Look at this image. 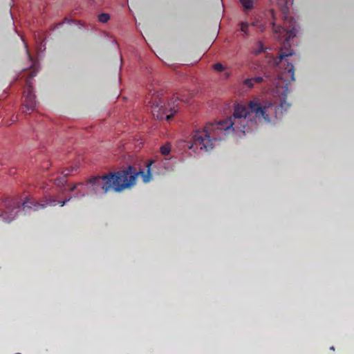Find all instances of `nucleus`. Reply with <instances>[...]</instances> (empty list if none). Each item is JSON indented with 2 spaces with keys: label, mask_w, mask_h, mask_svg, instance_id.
<instances>
[{
  "label": "nucleus",
  "mask_w": 354,
  "mask_h": 354,
  "mask_svg": "<svg viewBox=\"0 0 354 354\" xmlns=\"http://www.w3.org/2000/svg\"><path fill=\"white\" fill-rule=\"evenodd\" d=\"M20 208V205L15 201L7 200L1 205L0 217H2L5 222L10 223Z\"/></svg>",
  "instance_id": "nucleus-7"
},
{
  "label": "nucleus",
  "mask_w": 354,
  "mask_h": 354,
  "mask_svg": "<svg viewBox=\"0 0 354 354\" xmlns=\"http://www.w3.org/2000/svg\"><path fill=\"white\" fill-rule=\"evenodd\" d=\"M250 24L248 22H241L240 26H241V31L243 32L245 34H248V29Z\"/></svg>",
  "instance_id": "nucleus-12"
},
{
  "label": "nucleus",
  "mask_w": 354,
  "mask_h": 354,
  "mask_svg": "<svg viewBox=\"0 0 354 354\" xmlns=\"http://www.w3.org/2000/svg\"><path fill=\"white\" fill-rule=\"evenodd\" d=\"M213 68L216 71H218V72H221V71H223L225 68L224 66H223L222 64L221 63H216V64H214L213 65Z\"/></svg>",
  "instance_id": "nucleus-15"
},
{
  "label": "nucleus",
  "mask_w": 354,
  "mask_h": 354,
  "mask_svg": "<svg viewBox=\"0 0 354 354\" xmlns=\"http://www.w3.org/2000/svg\"><path fill=\"white\" fill-rule=\"evenodd\" d=\"M70 199H71V198H69L67 200H65L64 201H59V203H60V205L62 207L66 203V202L69 201Z\"/></svg>",
  "instance_id": "nucleus-18"
},
{
  "label": "nucleus",
  "mask_w": 354,
  "mask_h": 354,
  "mask_svg": "<svg viewBox=\"0 0 354 354\" xmlns=\"http://www.w3.org/2000/svg\"><path fill=\"white\" fill-rule=\"evenodd\" d=\"M35 76V74L30 73L29 78L26 80V88L24 93V104L22 107L23 113H30L35 110L37 102L35 95L32 92V86L30 79Z\"/></svg>",
  "instance_id": "nucleus-6"
},
{
  "label": "nucleus",
  "mask_w": 354,
  "mask_h": 354,
  "mask_svg": "<svg viewBox=\"0 0 354 354\" xmlns=\"http://www.w3.org/2000/svg\"><path fill=\"white\" fill-rule=\"evenodd\" d=\"M293 55L292 50L288 52H280L278 57L274 59L276 71L277 75L273 80H270V76L266 75L265 78L261 76H257L248 78L243 80V84L248 88H253L255 84H260L264 81H269L272 83V89L276 93V98H279L281 104L285 101L288 93V84L295 80L294 66L288 62L287 57Z\"/></svg>",
  "instance_id": "nucleus-2"
},
{
  "label": "nucleus",
  "mask_w": 354,
  "mask_h": 354,
  "mask_svg": "<svg viewBox=\"0 0 354 354\" xmlns=\"http://www.w3.org/2000/svg\"><path fill=\"white\" fill-rule=\"evenodd\" d=\"M160 152L162 155H168L170 152V147L169 145H164L160 147Z\"/></svg>",
  "instance_id": "nucleus-14"
},
{
  "label": "nucleus",
  "mask_w": 354,
  "mask_h": 354,
  "mask_svg": "<svg viewBox=\"0 0 354 354\" xmlns=\"http://www.w3.org/2000/svg\"><path fill=\"white\" fill-rule=\"evenodd\" d=\"M75 170H77V169L75 167L67 168V169H65L64 170L62 171L61 174L64 176V177L65 178L68 176H69L71 172H72Z\"/></svg>",
  "instance_id": "nucleus-13"
},
{
  "label": "nucleus",
  "mask_w": 354,
  "mask_h": 354,
  "mask_svg": "<svg viewBox=\"0 0 354 354\" xmlns=\"http://www.w3.org/2000/svg\"><path fill=\"white\" fill-rule=\"evenodd\" d=\"M273 109L271 103L261 105L257 101H250L248 108L238 104L234 107L232 117L218 122L209 123L203 129L195 130L192 134V144L189 148L193 149L196 146L197 149L209 151L215 147L217 141L223 139L221 135L225 136L230 130L240 131L245 135L256 125V122L252 119V114H254L256 118H261L270 122V115Z\"/></svg>",
  "instance_id": "nucleus-1"
},
{
  "label": "nucleus",
  "mask_w": 354,
  "mask_h": 354,
  "mask_svg": "<svg viewBox=\"0 0 354 354\" xmlns=\"http://www.w3.org/2000/svg\"><path fill=\"white\" fill-rule=\"evenodd\" d=\"M110 19V16L106 13H102L98 16V19L102 23L107 22Z\"/></svg>",
  "instance_id": "nucleus-11"
},
{
  "label": "nucleus",
  "mask_w": 354,
  "mask_h": 354,
  "mask_svg": "<svg viewBox=\"0 0 354 354\" xmlns=\"http://www.w3.org/2000/svg\"><path fill=\"white\" fill-rule=\"evenodd\" d=\"M192 96L191 94H177L168 103V108L162 104L163 100L159 97L158 94L156 92H150L146 97L145 103L147 106L151 109V114L154 118L160 120L163 119L169 120L178 110V104H176V103L179 101L188 103Z\"/></svg>",
  "instance_id": "nucleus-3"
},
{
  "label": "nucleus",
  "mask_w": 354,
  "mask_h": 354,
  "mask_svg": "<svg viewBox=\"0 0 354 354\" xmlns=\"http://www.w3.org/2000/svg\"><path fill=\"white\" fill-rule=\"evenodd\" d=\"M288 8L286 7V8H282V12L284 15V17H286V15L288 14Z\"/></svg>",
  "instance_id": "nucleus-17"
},
{
  "label": "nucleus",
  "mask_w": 354,
  "mask_h": 354,
  "mask_svg": "<svg viewBox=\"0 0 354 354\" xmlns=\"http://www.w3.org/2000/svg\"><path fill=\"white\" fill-rule=\"evenodd\" d=\"M152 163L153 162L147 163L146 172L141 170L138 171L136 167L131 165L115 172H110L111 176L113 178V191L122 192L132 188L136 184L139 176L142 177L144 183H149L151 179L150 167Z\"/></svg>",
  "instance_id": "nucleus-4"
},
{
  "label": "nucleus",
  "mask_w": 354,
  "mask_h": 354,
  "mask_svg": "<svg viewBox=\"0 0 354 354\" xmlns=\"http://www.w3.org/2000/svg\"><path fill=\"white\" fill-rule=\"evenodd\" d=\"M66 183L65 178H57L55 180V184L58 186H64Z\"/></svg>",
  "instance_id": "nucleus-16"
},
{
  "label": "nucleus",
  "mask_w": 354,
  "mask_h": 354,
  "mask_svg": "<svg viewBox=\"0 0 354 354\" xmlns=\"http://www.w3.org/2000/svg\"><path fill=\"white\" fill-rule=\"evenodd\" d=\"M265 50V48L261 41H259L257 43L256 46L253 48L252 53L257 55L262 53Z\"/></svg>",
  "instance_id": "nucleus-10"
},
{
  "label": "nucleus",
  "mask_w": 354,
  "mask_h": 354,
  "mask_svg": "<svg viewBox=\"0 0 354 354\" xmlns=\"http://www.w3.org/2000/svg\"><path fill=\"white\" fill-rule=\"evenodd\" d=\"M112 180L113 178L109 172L103 176H97L91 178L89 180V183L95 193L106 194L109 191L113 190Z\"/></svg>",
  "instance_id": "nucleus-5"
},
{
  "label": "nucleus",
  "mask_w": 354,
  "mask_h": 354,
  "mask_svg": "<svg viewBox=\"0 0 354 354\" xmlns=\"http://www.w3.org/2000/svg\"><path fill=\"white\" fill-rule=\"evenodd\" d=\"M57 201L53 198L46 200V204H41L37 202L35 199L28 198L24 201L21 205V209L24 212L32 209L33 211H38L41 209L45 208L47 205L55 206Z\"/></svg>",
  "instance_id": "nucleus-8"
},
{
  "label": "nucleus",
  "mask_w": 354,
  "mask_h": 354,
  "mask_svg": "<svg viewBox=\"0 0 354 354\" xmlns=\"http://www.w3.org/2000/svg\"><path fill=\"white\" fill-rule=\"evenodd\" d=\"M78 185H79V184H75V185H74L73 186H72V187L70 188V190H71V192L75 191V189L77 188V186Z\"/></svg>",
  "instance_id": "nucleus-19"
},
{
  "label": "nucleus",
  "mask_w": 354,
  "mask_h": 354,
  "mask_svg": "<svg viewBox=\"0 0 354 354\" xmlns=\"http://www.w3.org/2000/svg\"><path fill=\"white\" fill-rule=\"evenodd\" d=\"M269 14L270 15L274 21L273 22H272V25L273 30L275 33L282 34L283 32H286L287 37L288 39L296 36L297 30L295 28L288 29L283 26L276 25V12L273 9H270L269 10Z\"/></svg>",
  "instance_id": "nucleus-9"
}]
</instances>
